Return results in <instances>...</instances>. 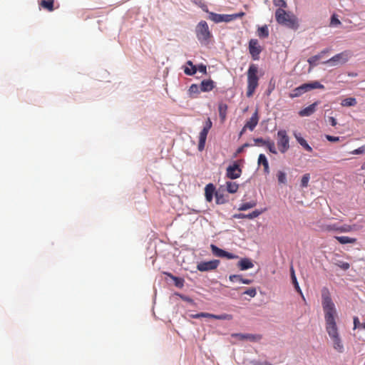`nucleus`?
Returning a JSON list of instances; mask_svg holds the SVG:
<instances>
[{
	"instance_id": "1",
	"label": "nucleus",
	"mask_w": 365,
	"mask_h": 365,
	"mask_svg": "<svg viewBox=\"0 0 365 365\" xmlns=\"http://www.w3.org/2000/svg\"><path fill=\"white\" fill-rule=\"evenodd\" d=\"M322 305L324 313L326 331L331 339L333 348L337 352L343 353L344 347L336 322L337 312L327 287L322 289Z\"/></svg>"
},
{
	"instance_id": "2",
	"label": "nucleus",
	"mask_w": 365,
	"mask_h": 365,
	"mask_svg": "<svg viewBox=\"0 0 365 365\" xmlns=\"http://www.w3.org/2000/svg\"><path fill=\"white\" fill-rule=\"evenodd\" d=\"M275 19L278 24L286 26L291 29H296L298 26L297 18L283 9H277L275 11Z\"/></svg>"
},
{
	"instance_id": "3",
	"label": "nucleus",
	"mask_w": 365,
	"mask_h": 365,
	"mask_svg": "<svg viewBox=\"0 0 365 365\" xmlns=\"http://www.w3.org/2000/svg\"><path fill=\"white\" fill-rule=\"evenodd\" d=\"M257 73L258 67L255 64H251L247 71V89L246 95L248 98L253 96L258 86L259 78Z\"/></svg>"
},
{
	"instance_id": "4",
	"label": "nucleus",
	"mask_w": 365,
	"mask_h": 365,
	"mask_svg": "<svg viewBox=\"0 0 365 365\" xmlns=\"http://www.w3.org/2000/svg\"><path fill=\"white\" fill-rule=\"evenodd\" d=\"M315 88L324 89V86L318 81L304 83L300 86L293 89L291 93H289V97L291 98H297L301 96L304 93Z\"/></svg>"
},
{
	"instance_id": "5",
	"label": "nucleus",
	"mask_w": 365,
	"mask_h": 365,
	"mask_svg": "<svg viewBox=\"0 0 365 365\" xmlns=\"http://www.w3.org/2000/svg\"><path fill=\"white\" fill-rule=\"evenodd\" d=\"M196 36L200 43H207L210 37L211 33L209 30L208 25L206 21H201L195 29Z\"/></svg>"
},
{
	"instance_id": "6",
	"label": "nucleus",
	"mask_w": 365,
	"mask_h": 365,
	"mask_svg": "<svg viewBox=\"0 0 365 365\" xmlns=\"http://www.w3.org/2000/svg\"><path fill=\"white\" fill-rule=\"evenodd\" d=\"M277 145L281 153H285L289 149V137L285 130H279L277 132Z\"/></svg>"
},
{
	"instance_id": "7",
	"label": "nucleus",
	"mask_w": 365,
	"mask_h": 365,
	"mask_svg": "<svg viewBox=\"0 0 365 365\" xmlns=\"http://www.w3.org/2000/svg\"><path fill=\"white\" fill-rule=\"evenodd\" d=\"M212 126V123L210 118H207L204 124L203 128L199 135L198 150L200 151H202L205 148L207 136L208 132L211 129Z\"/></svg>"
},
{
	"instance_id": "8",
	"label": "nucleus",
	"mask_w": 365,
	"mask_h": 365,
	"mask_svg": "<svg viewBox=\"0 0 365 365\" xmlns=\"http://www.w3.org/2000/svg\"><path fill=\"white\" fill-rule=\"evenodd\" d=\"M249 52L254 61L259 59V55L262 51V47L259 45L257 39L252 38L249 41Z\"/></svg>"
},
{
	"instance_id": "9",
	"label": "nucleus",
	"mask_w": 365,
	"mask_h": 365,
	"mask_svg": "<svg viewBox=\"0 0 365 365\" xmlns=\"http://www.w3.org/2000/svg\"><path fill=\"white\" fill-rule=\"evenodd\" d=\"M350 58V53L347 51L338 53L327 61L324 62L326 64H329L331 66H336L339 63L343 64L348 61Z\"/></svg>"
},
{
	"instance_id": "10",
	"label": "nucleus",
	"mask_w": 365,
	"mask_h": 365,
	"mask_svg": "<svg viewBox=\"0 0 365 365\" xmlns=\"http://www.w3.org/2000/svg\"><path fill=\"white\" fill-rule=\"evenodd\" d=\"M220 264L218 259H213L208 262H200L197 265V270L207 272L216 269Z\"/></svg>"
},
{
	"instance_id": "11",
	"label": "nucleus",
	"mask_w": 365,
	"mask_h": 365,
	"mask_svg": "<svg viewBox=\"0 0 365 365\" xmlns=\"http://www.w3.org/2000/svg\"><path fill=\"white\" fill-rule=\"evenodd\" d=\"M203 10L209 14V19L215 23L232 21L231 14H219L214 12H209L207 9Z\"/></svg>"
},
{
	"instance_id": "12",
	"label": "nucleus",
	"mask_w": 365,
	"mask_h": 365,
	"mask_svg": "<svg viewBox=\"0 0 365 365\" xmlns=\"http://www.w3.org/2000/svg\"><path fill=\"white\" fill-rule=\"evenodd\" d=\"M242 175V169L240 165L235 163L233 165H230L226 170V176L231 179L235 180L239 178Z\"/></svg>"
},
{
	"instance_id": "13",
	"label": "nucleus",
	"mask_w": 365,
	"mask_h": 365,
	"mask_svg": "<svg viewBox=\"0 0 365 365\" xmlns=\"http://www.w3.org/2000/svg\"><path fill=\"white\" fill-rule=\"evenodd\" d=\"M210 249L212 250V254L216 257H225V258L230 259H237L238 257V256H237L232 253L228 252L225 250H223L212 244L210 245Z\"/></svg>"
},
{
	"instance_id": "14",
	"label": "nucleus",
	"mask_w": 365,
	"mask_h": 365,
	"mask_svg": "<svg viewBox=\"0 0 365 365\" xmlns=\"http://www.w3.org/2000/svg\"><path fill=\"white\" fill-rule=\"evenodd\" d=\"M254 142L256 145H265L269 151L273 154L277 153L274 143L272 140H266L262 138H257L254 139Z\"/></svg>"
},
{
	"instance_id": "15",
	"label": "nucleus",
	"mask_w": 365,
	"mask_h": 365,
	"mask_svg": "<svg viewBox=\"0 0 365 365\" xmlns=\"http://www.w3.org/2000/svg\"><path fill=\"white\" fill-rule=\"evenodd\" d=\"M259 121L257 110L252 114V117L245 124V129H249L252 131L257 126Z\"/></svg>"
},
{
	"instance_id": "16",
	"label": "nucleus",
	"mask_w": 365,
	"mask_h": 365,
	"mask_svg": "<svg viewBox=\"0 0 365 365\" xmlns=\"http://www.w3.org/2000/svg\"><path fill=\"white\" fill-rule=\"evenodd\" d=\"M318 105V102H315L309 106L304 108L299 112V115L302 117L309 116L313 114L316 110V107Z\"/></svg>"
},
{
	"instance_id": "17",
	"label": "nucleus",
	"mask_w": 365,
	"mask_h": 365,
	"mask_svg": "<svg viewBox=\"0 0 365 365\" xmlns=\"http://www.w3.org/2000/svg\"><path fill=\"white\" fill-rule=\"evenodd\" d=\"M215 194V187L213 184L209 183L205 188V196L207 202H210L212 200L213 195Z\"/></svg>"
},
{
	"instance_id": "18",
	"label": "nucleus",
	"mask_w": 365,
	"mask_h": 365,
	"mask_svg": "<svg viewBox=\"0 0 365 365\" xmlns=\"http://www.w3.org/2000/svg\"><path fill=\"white\" fill-rule=\"evenodd\" d=\"M215 88V82L211 80H203L200 83V91L202 92H208L212 91Z\"/></svg>"
},
{
	"instance_id": "19",
	"label": "nucleus",
	"mask_w": 365,
	"mask_h": 365,
	"mask_svg": "<svg viewBox=\"0 0 365 365\" xmlns=\"http://www.w3.org/2000/svg\"><path fill=\"white\" fill-rule=\"evenodd\" d=\"M237 266L240 270H247L254 267L252 262L248 258H242L237 263Z\"/></svg>"
},
{
	"instance_id": "20",
	"label": "nucleus",
	"mask_w": 365,
	"mask_h": 365,
	"mask_svg": "<svg viewBox=\"0 0 365 365\" xmlns=\"http://www.w3.org/2000/svg\"><path fill=\"white\" fill-rule=\"evenodd\" d=\"M258 165H262L264 167V172L265 174L269 173V163L266 158V156L264 154H259L258 157Z\"/></svg>"
},
{
	"instance_id": "21",
	"label": "nucleus",
	"mask_w": 365,
	"mask_h": 365,
	"mask_svg": "<svg viewBox=\"0 0 365 365\" xmlns=\"http://www.w3.org/2000/svg\"><path fill=\"white\" fill-rule=\"evenodd\" d=\"M294 137L297 141L307 151L312 152V148L307 143L306 140H304L302 137L300 136L299 134L294 133Z\"/></svg>"
},
{
	"instance_id": "22",
	"label": "nucleus",
	"mask_w": 365,
	"mask_h": 365,
	"mask_svg": "<svg viewBox=\"0 0 365 365\" xmlns=\"http://www.w3.org/2000/svg\"><path fill=\"white\" fill-rule=\"evenodd\" d=\"M290 272H291L292 282L294 284V287L296 291L297 292H299L301 294V296L302 297V298L304 299V295H303L302 292L299 287V283H298L297 277L295 276L294 270L292 267H291Z\"/></svg>"
},
{
	"instance_id": "23",
	"label": "nucleus",
	"mask_w": 365,
	"mask_h": 365,
	"mask_svg": "<svg viewBox=\"0 0 365 365\" xmlns=\"http://www.w3.org/2000/svg\"><path fill=\"white\" fill-rule=\"evenodd\" d=\"M53 3L54 0H41L39 4L44 9L53 11L54 10Z\"/></svg>"
},
{
	"instance_id": "24",
	"label": "nucleus",
	"mask_w": 365,
	"mask_h": 365,
	"mask_svg": "<svg viewBox=\"0 0 365 365\" xmlns=\"http://www.w3.org/2000/svg\"><path fill=\"white\" fill-rule=\"evenodd\" d=\"M164 274H166L167 276H168L170 278H171L173 280L174 284L177 287L182 288L183 287L185 281L182 278L175 277V276L173 275L171 273H168V272H164Z\"/></svg>"
},
{
	"instance_id": "25",
	"label": "nucleus",
	"mask_w": 365,
	"mask_h": 365,
	"mask_svg": "<svg viewBox=\"0 0 365 365\" xmlns=\"http://www.w3.org/2000/svg\"><path fill=\"white\" fill-rule=\"evenodd\" d=\"M336 240L341 244H353L355 243L356 241V238H351L347 236H336Z\"/></svg>"
},
{
	"instance_id": "26",
	"label": "nucleus",
	"mask_w": 365,
	"mask_h": 365,
	"mask_svg": "<svg viewBox=\"0 0 365 365\" xmlns=\"http://www.w3.org/2000/svg\"><path fill=\"white\" fill-rule=\"evenodd\" d=\"M227 110V105L226 103H220L218 106L219 115L222 121L226 118Z\"/></svg>"
},
{
	"instance_id": "27",
	"label": "nucleus",
	"mask_w": 365,
	"mask_h": 365,
	"mask_svg": "<svg viewBox=\"0 0 365 365\" xmlns=\"http://www.w3.org/2000/svg\"><path fill=\"white\" fill-rule=\"evenodd\" d=\"M257 36L261 38H265L269 36V30L267 25L258 28Z\"/></svg>"
},
{
	"instance_id": "28",
	"label": "nucleus",
	"mask_w": 365,
	"mask_h": 365,
	"mask_svg": "<svg viewBox=\"0 0 365 365\" xmlns=\"http://www.w3.org/2000/svg\"><path fill=\"white\" fill-rule=\"evenodd\" d=\"M226 187H227V190L230 193H235L239 188V185L237 183H236L235 182H231V181H228L226 182Z\"/></svg>"
},
{
	"instance_id": "29",
	"label": "nucleus",
	"mask_w": 365,
	"mask_h": 365,
	"mask_svg": "<svg viewBox=\"0 0 365 365\" xmlns=\"http://www.w3.org/2000/svg\"><path fill=\"white\" fill-rule=\"evenodd\" d=\"M357 103V101L355 98H347L344 99L341 105L344 107H350V106H354Z\"/></svg>"
},
{
	"instance_id": "30",
	"label": "nucleus",
	"mask_w": 365,
	"mask_h": 365,
	"mask_svg": "<svg viewBox=\"0 0 365 365\" xmlns=\"http://www.w3.org/2000/svg\"><path fill=\"white\" fill-rule=\"evenodd\" d=\"M200 91V85L198 86L197 84H192L188 90L189 95L191 97H194L195 94H199Z\"/></svg>"
},
{
	"instance_id": "31",
	"label": "nucleus",
	"mask_w": 365,
	"mask_h": 365,
	"mask_svg": "<svg viewBox=\"0 0 365 365\" xmlns=\"http://www.w3.org/2000/svg\"><path fill=\"white\" fill-rule=\"evenodd\" d=\"M235 336H239L240 339H247L251 341L259 340L261 339V336L259 335L237 334Z\"/></svg>"
},
{
	"instance_id": "32",
	"label": "nucleus",
	"mask_w": 365,
	"mask_h": 365,
	"mask_svg": "<svg viewBox=\"0 0 365 365\" xmlns=\"http://www.w3.org/2000/svg\"><path fill=\"white\" fill-rule=\"evenodd\" d=\"M256 205H257V203L255 201L245 202V203H242L240 205L239 210H247L248 209H250V208H252V207H255Z\"/></svg>"
},
{
	"instance_id": "33",
	"label": "nucleus",
	"mask_w": 365,
	"mask_h": 365,
	"mask_svg": "<svg viewBox=\"0 0 365 365\" xmlns=\"http://www.w3.org/2000/svg\"><path fill=\"white\" fill-rule=\"evenodd\" d=\"M278 182L280 184H286L287 182V175L283 171H278L277 174Z\"/></svg>"
},
{
	"instance_id": "34",
	"label": "nucleus",
	"mask_w": 365,
	"mask_h": 365,
	"mask_svg": "<svg viewBox=\"0 0 365 365\" xmlns=\"http://www.w3.org/2000/svg\"><path fill=\"white\" fill-rule=\"evenodd\" d=\"M310 175L309 173L304 174L301 180V186L302 187H307L309 181Z\"/></svg>"
},
{
	"instance_id": "35",
	"label": "nucleus",
	"mask_w": 365,
	"mask_h": 365,
	"mask_svg": "<svg viewBox=\"0 0 365 365\" xmlns=\"http://www.w3.org/2000/svg\"><path fill=\"white\" fill-rule=\"evenodd\" d=\"M274 5L279 7V9L286 8L287 4L284 0H273Z\"/></svg>"
},
{
	"instance_id": "36",
	"label": "nucleus",
	"mask_w": 365,
	"mask_h": 365,
	"mask_svg": "<svg viewBox=\"0 0 365 365\" xmlns=\"http://www.w3.org/2000/svg\"><path fill=\"white\" fill-rule=\"evenodd\" d=\"M184 72L186 75L192 76V75L195 74L197 72V66H191V68H185L184 69Z\"/></svg>"
},
{
	"instance_id": "37",
	"label": "nucleus",
	"mask_w": 365,
	"mask_h": 365,
	"mask_svg": "<svg viewBox=\"0 0 365 365\" xmlns=\"http://www.w3.org/2000/svg\"><path fill=\"white\" fill-rule=\"evenodd\" d=\"M352 155H361L365 153V144L350 152Z\"/></svg>"
},
{
	"instance_id": "38",
	"label": "nucleus",
	"mask_w": 365,
	"mask_h": 365,
	"mask_svg": "<svg viewBox=\"0 0 365 365\" xmlns=\"http://www.w3.org/2000/svg\"><path fill=\"white\" fill-rule=\"evenodd\" d=\"M229 279L232 282H241L242 279V276L240 274H231L229 277Z\"/></svg>"
},
{
	"instance_id": "39",
	"label": "nucleus",
	"mask_w": 365,
	"mask_h": 365,
	"mask_svg": "<svg viewBox=\"0 0 365 365\" xmlns=\"http://www.w3.org/2000/svg\"><path fill=\"white\" fill-rule=\"evenodd\" d=\"M243 294L249 295L251 297H255L257 294V290L255 287L247 289L244 292Z\"/></svg>"
},
{
	"instance_id": "40",
	"label": "nucleus",
	"mask_w": 365,
	"mask_h": 365,
	"mask_svg": "<svg viewBox=\"0 0 365 365\" xmlns=\"http://www.w3.org/2000/svg\"><path fill=\"white\" fill-rule=\"evenodd\" d=\"M262 213V210L259 211V210H254L253 212H252L251 213L246 215V218L254 219V218L258 217Z\"/></svg>"
},
{
	"instance_id": "41",
	"label": "nucleus",
	"mask_w": 365,
	"mask_h": 365,
	"mask_svg": "<svg viewBox=\"0 0 365 365\" xmlns=\"http://www.w3.org/2000/svg\"><path fill=\"white\" fill-rule=\"evenodd\" d=\"M215 319L220 320H231L232 319V316L228 314H223L220 315H215Z\"/></svg>"
},
{
	"instance_id": "42",
	"label": "nucleus",
	"mask_w": 365,
	"mask_h": 365,
	"mask_svg": "<svg viewBox=\"0 0 365 365\" xmlns=\"http://www.w3.org/2000/svg\"><path fill=\"white\" fill-rule=\"evenodd\" d=\"M330 24H331V26H334L341 24V21L339 20L336 15L334 14L331 16Z\"/></svg>"
},
{
	"instance_id": "43",
	"label": "nucleus",
	"mask_w": 365,
	"mask_h": 365,
	"mask_svg": "<svg viewBox=\"0 0 365 365\" xmlns=\"http://www.w3.org/2000/svg\"><path fill=\"white\" fill-rule=\"evenodd\" d=\"M319 58H320V56L316 55V56L310 57L308 59V62L310 64V66H315L317 64V61H319Z\"/></svg>"
},
{
	"instance_id": "44",
	"label": "nucleus",
	"mask_w": 365,
	"mask_h": 365,
	"mask_svg": "<svg viewBox=\"0 0 365 365\" xmlns=\"http://www.w3.org/2000/svg\"><path fill=\"white\" fill-rule=\"evenodd\" d=\"M336 230L340 232H347L352 230V227L351 225H344L339 227V228H336Z\"/></svg>"
},
{
	"instance_id": "45",
	"label": "nucleus",
	"mask_w": 365,
	"mask_h": 365,
	"mask_svg": "<svg viewBox=\"0 0 365 365\" xmlns=\"http://www.w3.org/2000/svg\"><path fill=\"white\" fill-rule=\"evenodd\" d=\"M250 146V145L247 143L243 144L242 146H240V148H238L235 153V157H237L239 154H240L241 153H242L244 151V149L245 148H247Z\"/></svg>"
},
{
	"instance_id": "46",
	"label": "nucleus",
	"mask_w": 365,
	"mask_h": 365,
	"mask_svg": "<svg viewBox=\"0 0 365 365\" xmlns=\"http://www.w3.org/2000/svg\"><path fill=\"white\" fill-rule=\"evenodd\" d=\"M215 197L217 204H223L225 202L224 197L218 192H215Z\"/></svg>"
},
{
	"instance_id": "47",
	"label": "nucleus",
	"mask_w": 365,
	"mask_h": 365,
	"mask_svg": "<svg viewBox=\"0 0 365 365\" xmlns=\"http://www.w3.org/2000/svg\"><path fill=\"white\" fill-rule=\"evenodd\" d=\"M245 15V12H240V13H236V14H231V17H232V21L238 19V18H242Z\"/></svg>"
},
{
	"instance_id": "48",
	"label": "nucleus",
	"mask_w": 365,
	"mask_h": 365,
	"mask_svg": "<svg viewBox=\"0 0 365 365\" xmlns=\"http://www.w3.org/2000/svg\"><path fill=\"white\" fill-rule=\"evenodd\" d=\"M357 328H361V324L359 322V319L357 317H354V329Z\"/></svg>"
},
{
	"instance_id": "49",
	"label": "nucleus",
	"mask_w": 365,
	"mask_h": 365,
	"mask_svg": "<svg viewBox=\"0 0 365 365\" xmlns=\"http://www.w3.org/2000/svg\"><path fill=\"white\" fill-rule=\"evenodd\" d=\"M326 138L327 140L330 142H338L339 141V137L332 136L329 135H326Z\"/></svg>"
},
{
	"instance_id": "50",
	"label": "nucleus",
	"mask_w": 365,
	"mask_h": 365,
	"mask_svg": "<svg viewBox=\"0 0 365 365\" xmlns=\"http://www.w3.org/2000/svg\"><path fill=\"white\" fill-rule=\"evenodd\" d=\"M197 70H198L200 72L204 74L207 73V67L203 64L199 65L197 68Z\"/></svg>"
},
{
	"instance_id": "51",
	"label": "nucleus",
	"mask_w": 365,
	"mask_h": 365,
	"mask_svg": "<svg viewBox=\"0 0 365 365\" xmlns=\"http://www.w3.org/2000/svg\"><path fill=\"white\" fill-rule=\"evenodd\" d=\"M329 121L332 126H335L337 124L336 120L334 117H329Z\"/></svg>"
},
{
	"instance_id": "52",
	"label": "nucleus",
	"mask_w": 365,
	"mask_h": 365,
	"mask_svg": "<svg viewBox=\"0 0 365 365\" xmlns=\"http://www.w3.org/2000/svg\"><path fill=\"white\" fill-rule=\"evenodd\" d=\"M202 317L215 319V314L203 312V317Z\"/></svg>"
},
{
	"instance_id": "53",
	"label": "nucleus",
	"mask_w": 365,
	"mask_h": 365,
	"mask_svg": "<svg viewBox=\"0 0 365 365\" xmlns=\"http://www.w3.org/2000/svg\"><path fill=\"white\" fill-rule=\"evenodd\" d=\"M192 319H198L203 317V312L197 313L195 314H191L190 316Z\"/></svg>"
},
{
	"instance_id": "54",
	"label": "nucleus",
	"mask_w": 365,
	"mask_h": 365,
	"mask_svg": "<svg viewBox=\"0 0 365 365\" xmlns=\"http://www.w3.org/2000/svg\"><path fill=\"white\" fill-rule=\"evenodd\" d=\"M252 282V279H244L243 277H242V279L241 282V283L245 284H250Z\"/></svg>"
},
{
	"instance_id": "55",
	"label": "nucleus",
	"mask_w": 365,
	"mask_h": 365,
	"mask_svg": "<svg viewBox=\"0 0 365 365\" xmlns=\"http://www.w3.org/2000/svg\"><path fill=\"white\" fill-rule=\"evenodd\" d=\"M341 267L344 270L348 269L349 268V264L347 262H344Z\"/></svg>"
},
{
	"instance_id": "56",
	"label": "nucleus",
	"mask_w": 365,
	"mask_h": 365,
	"mask_svg": "<svg viewBox=\"0 0 365 365\" xmlns=\"http://www.w3.org/2000/svg\"><path fill=\"white\" fill-rule=\"evenodd\" d=\"M336 228H339V227H336V225H329L327 227V230H336Z\"/></svg>"
},
{
	"instance_id": "57",
	"label": "nucleus",
	"mask_w": 365,
	"mask_h": 365,
	"mask_svg": "<svg viewBox=\"0 0 365 365\" xmlns=\"http://www.w3.org/2000/svg\"><path fill=\"white\" fill-rule=\"evenodd\" d=\"M235 217H236V218H241V219L246 218V215L242 214V213L236 214V215H235Z\"/></svg>"
},
{
	"instance_id": "58",
	"label": "nucleus",
	"mask_w": 365,
	"mask_h": 365,
	"mask_svg": "<svg viewBox=\"0 0 365 365\" xmlns=\"http://www.w3.org/2000/svg\"><path fill=\"white\" fill-rule=\"evenodd\" d=\"M247 129H245V126L242 128V130L240 133V136H242V134L246 131Z\"/></svg>"
},
{
	"instance_id": "59",
	"label": "nucleus",
	"mask_w": 365,
	"mask_h": 365,
	"mask_svg": "<svg viewBox=\"0 0 365 365\" xmlns=\"http://www.w3.org/2000/svg\"><path fill=\"white\" fill-rule=\"evenodd\" d=\"M187 65H189V66H194V65H193V63H192V62L191 61H188L187 62Z\"/></svg>"
},
{
	"instance_id": "60",
	"label": "nucleus",
	"mask_w": 365,
	"mask_h": 365,
	"mask_svg": "<svg viewBox=\"0 0 365 365\" xmlns=\"http://www.w3.org/2000/svg\"><path fill=\"white\" fill-rule=\"evenodd\" d=\"M361 168V170H365V161L362 163Z\"/></svg>"
},
{
	"instance_id": "61",
	"label": "nucleus",
	"mask_w": 365,
	"mask_h": 365,
	"mask_svg": "<svg viewBox=\"0 0 365 365\" xmlns=\"http://www.w3.org/2000/svg\"><path fill=\"white\" fill-rule=\"evenodd\" d=\"M263 365H272V364L270 363H268V362H265Z\"/></svg>"
},
{
	"instance_id": "62",
	"label": "nucleus",
	"mask_w": 365,
	"mask_h": 365,
	"mask_svg": "<svg viewBox=\"0 0 365 365\" xmlns=\"http://www.w3.org/2000/svg\"><path fill=\"white\" fill-rule=\"evenodd\" d=\"M326 52H327V51L324 50V51H322V53H325Z\"/></svg>"
}]
</instances>
